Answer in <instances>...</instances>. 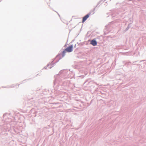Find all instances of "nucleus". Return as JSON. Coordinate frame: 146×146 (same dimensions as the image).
Returning a JSON list of instances; mask_svg holds the SVG:
<instances>
[{
    "label": "nucleus",
    "instance_id": "1",
    "mask_svg": "<svg viewBox=\"0 0 146 146\" xmlns=\"http://www.w3.org/2000/svg\"><path fill=\"white\" fill-rule=\"evenodd\" d=\"M73 46L72 45H71L66 48L62 52V56L64 57V56L66 52H72L73 50Z\"/></svg>",
    "mask_w": 146,
    "mask_h": 146
},
{
    "label": "nucleus",
    "instance_id": "2",
    "mask_svg": "<svg viewBox=\"0 0 146 146\" xmlns=\"http://www.w3.org/2000/svg\"><path fill=\"white\" fill-rule=\"evenodd\" d=\"M90 14H87L83 18L82 22H84L88 18Z\"/></svg>",
    "mask_w": 146,
    "mask_h": 146
},
{
    "label": "nucleus",
    "instance_id": "3",
    "mask_svg": "<svg viewBox=\"0 0 146 146\" xmlns=\"http://www.w3.org/2000/svg\"><path fill=\"white\" fill-rule=\"evenodd\" d=\"M90 44L94 46H95L97 45V42L94 40H91Z\"/></svg>",
    "mask_w": 146,
    "mask_h": 146
}]
</instances>
